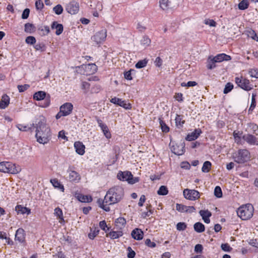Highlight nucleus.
Wrapping results in <instances>:
<instances>
[{
	"instance_id": "f257e3e1",
	"label": "nucleus",
	"mask_w": 258,
	"mask_h": 258,
	"mask_svg": "<svg viewBox=\"0 0 258 258\" xmlns=\"http://www.w3.org/2000/svg\"><path fill=\"white\" fill-rule=\"evenodd\" d=\"M124 196L123 188L119 186L110 188L106 192L103 200L98 199L97 203L98 206L106 212L110 211L109 205L119 202Z\"/></svg>"
},
{
	"instance_id": "f03ea898",
	"label": "nucleus",
	"mask_w": 258,
	"mask_h": 258,
	"mask_svg": "<svg viewBox=\"0 0 258 258\" xmlns=\"http://www.w3.org/2000/svg\"><path fill=\"white\" fill-rule=\"evenodd\" d=\"M46 119L43 116L36 119L32 126L36 128L35 137L37 141L42 144H47L50 139V129L46 124Z\"/></svg>"
},
{
	"instance_id": "7ed1b4c3",
	"label": "nucleus",
	"mask_w": 258,
	"mask_h": 258,
	"mask_svg": "<svg viewBox=\"0 0 258 258\" xmlns=\"http://www.w3.org/2000/svg\"><path fill=\"white\" fill-rule=\"evenodd\" d=\"M232 158L235 162L243 164L250 160L251 154L247 149H239L232 154Z\"/></svg>"
},
{
	"instance_id": "20e7f679",
	"label": "nucleus",
	"mask_w": 258,
	"mask_h": 258,
	"mask_svg": "<svg viewBox=\"0 0 258 258\" xmlns=\"http://www.w3.org/2000/svg\"><path fill=\"white\" fill-rule=\"evenodd\" d=\"M254 209L250 204H247L240 206L237 211V214L243 220H247L250 219L253 214Z\"/></svg>"
},
{
	"instance_id": "39448f33",
	"label": "nucleus",
	"mask_w": 258,
	"mask_h": 258,
	"mask_svg": "<svg viewBox=\"0 0 258 258\" xmlns=\"http://www.w3.org/2000/svg\"><path fill=\"white\" fill-rule=\"evenodd\" d=\"M21 170L20 167L10 162L0 163V171L11 174H17Z\"/></svg>"
},
{
	"instance_id": "423d86ee",
	"label": "nucleus",
	"mask_w": 258,
	"mask_h": 258,
	"mask_svg": "<svg viewBox=\"0 0 258 258\" xmlns=\"http://www.w3.org/2000/svg\"><path fill=\"white\" fill-rule=\"evenodd\" d=\"M117 177L118 179L122 181H127L130 184H134L139 181L138 177H134L131 172L128 171H120L118 173Z\"/></svg>"
},
{
	"instance_id": "0eeeda50",
	"label": "nucleus",
	"mask_w": 258,
	"mask_h": 258,
	"mask_svg": "<svg viewBox=\"0 0 258 258\" xmlns=\"http://www.w3.org/2000/svg\"><path fill=\"white\" fill-rule=\"evenodd\" d=\"M106 36L107 30L105 29H103L96 33L92 37V40L96 44H99L105 40Z\"/></svg>"
},
{
	"instance_id": "6e6552de",
	"label": "nucleus",
	"mask_w": 258,
	"mask_h": 258,
	"mask_svg": "<svg viewBox=\"0 0 258 258\" xmlns=\"http://www.w3.org/2000/svg\"><path fill=\"white\" fill-rule=\"evenodd\" d=\"M183 196L185 199L190 201H195L200 197L198 191L187 188L183 190Z\"/></svg>"
},
{
	"instance_id": "1a4fd4ad",
	"label": "nucleus",
	"mask_w": 258,
	"mask_h": 258,
	"mask_svg": "<svg viewBox=\"0 0 258 258\" xmlns=\"http://www.w3.org/2000/svg\"><path fill=\"white\" fill-rule=\"evenodd\" d=\"M235 82L238 86L245 90L249 91L252 88L250 85L249 81L246 79L242 77L240 78L236 77L235 78Z\"/></svg>"
},
{
	"instance_id": "9d476101",
	"label": "nucleus",
	"mask_w": 258,
	"mask_h": 258,
	"mask_svg": "<svg viewBox=\"0 0 258 258\" xmlns=\"http://www.w3.org/2000/svg\"><path fill=\"white\" fill-rule=\"evenodd\" d=\"M66 10L69 13L72 15L77 14L79 10V3L75 1H72L70 2L67 5Z\"/></svg>"
},
{
	"instance_id": "9b49d317",
	"label": "nucleus",
	"mask_w": 258,
	"mask_h": 258,
	"mask_svg": "<svg viewBox=\"0 0 258 258\" xmlns=\"http://www.w3.org/2000/svg\"><path fill=\"white\" fill-rule=\"evenodd\" d=\"M171 150L172 152L177 155H181L184 153V143H180L172 145Z\"/></svg>"
},
{
	"instance_id": "f8f14e48",
	"label": "nucleus",
	"mask_w": 258,
	"mask_h": 258,
	"mask_svg": "<svg viewBox=\"0 0 258 258\" xmlns=\"http://www.w3.org/2000/svg\"><path fill=\"white\" fill-rule=\"evenodd\" d=\"M176 209L180 212H186L188 213H193L196 210L194 206H186L179 204L176 205Z\"/></svg>"
},
{
	"instance_id": "ddd939ff",
	"label": "nucleus",
	"mask_w": 258,
	"mask_h": 258,
	"mask_svg": "<svg viewBox=\"0 0 258 258\" xmlns=\"http://www.w3.org/2000/svg\"><path fill=\"white\" fill-rule=\"evenodd\" d=\"M110 102L113 104L118 105L126 109L131 108V105L130 103H126L125 101L122 100L121 99L114 97L110 100Z\"/></svg>"
},
{
	"instance_id": "4468645a",
	"label": "nucleus",
	"mask_w": 258,
	"mask_h": 258,
	"mask_svg": "<svg viewBox=\"0 0 258 258\" xmlns=\"http://www.w3.org/2000/svg\"><path fill=\"white\" fill-rule=\"evenodd\" d=\"M73 109V105L71 103H66L60 107V110L63 113L64 116L71 114Z\"/></svg>"
},
{
	"instance_id": "2eb2a0df",
	"label": "nucleus",
	"mask_w": 258,
	"mask_h": 258,
	"mask_svg": "<svg viewBox=\"0 0 258 258\" xmlns=\"http://www.w3.org/2000/svg\"><path fill=\"white\" fill-rule=\"evenodd\" d=\"M231 59V57L225 53H221L217 55L211 59V61L213 63L215 62H222L223 60H229Z\"/></svg>"
},
{
	"instance_id": "dca6fc26",
	"label": "nucleus",
	"mask_w": 258,
	"mask_h": 258,
	"mask_svg": "<svg viewBox=\"0 0 258 258\" xmlns=\"http://www.w3.org/2000/svg\"><path fill=\"white\" fill-rule=\"evenodd\" d=\"M15 240L18 241L20 243L24 242L25 240V231L22 228H19L15 234Z\"/></svg>"
},
{
	"instance_id": "f3484780",
	"label": "nucleus",
	"mask_w": 258,
	"mask_h": 258,
	"mask_svg": "<svg viewBox=\"0 0 258 258\" xmlns=\"http://www.w3.org/2000/svg\"><path fill=\"white\" fill-rule=\"evenodd\" d=\"M68 172L69 173V178L71 181L78 182L80 180V175L76 171L69 169Z\"/></svg>"
},
{
	"instance_id": "a211bd4d",
	"label": "nucleus",
	"mask_w": 258,
	"mask_h": 258,
	"mask_svg": "<svg viewBox=\"0 0 258 258\" xmlns=\"http://www.w3.org/2000/svg\"><path fill=\"white\" fill-rule=\"evenodd\" d=\"M242 139L250 145L258 144V143H257L256 138L251 134H247L244 135L242 136Z\"/></svg>"
},
{
	"instance_id": "6ab92c4d",
	"label": "nucleus",
	"mask_w": 258,
	"mask_h": 258,
	"mask_svg": "<svg viewBox=\"0 0 258 258\" xmlns=\"http://www.w3.org/2000/svg\"><path fill=\"white\" fill-rule=\"evenodd\" d=\"M97 123H98L99 126L100 127L101 130L103 132L104 136L107 138L109 139L111 138V134L109 132L108 127L107 125L103 123L102 121L99 119L97 120Z\"/></svg>"
},
{
	"instance_id": "aec40b11",
	"label": "nucleus",
	"mask_w": 258,
	"mask_h": 258,
	"mask_svg": "<svg viewBox=\"0 0 258 258\" xmlns=\"http://www.w3.org/2000/svg\"><path fill=\"white\" fill-rule=\"evenodd\" d=\"M201 133H202V131L201 129H200V128L195 129L194 132L191 133L190 134H188L186 136L185 139L187 141H189L195 140L199 137V136L201 135Z\"/></svg>"
},
{
	"instance_id": "412c9836",
	"label": "nucleus",
	"mask_w": 258,
	"mask_h": 258,
	"mask_svg": "<svg viewBox=\"0 0 258 258\" xmlns=\"http://www.w3.org/2000/svg\"><path fill=\"white\" fill-rule=\"evenodd\" d=\"M131 235L135 239L140 240L143 239L144 233L141 229L136 228L132 231Z\"/></svg>"
},
{
	"instance_id": "4be33fe9",
	"label": "nucleus",
	"mask_w": 258,
	"mask_h": 258,
	"mask_svg": "<svg viewBox=\"0 0 258 258\" xmlns=\"http://www.w3.org/2000/svg\"><path fill=\"white\" fill-rule=\"evenodd\" d=\"M74 147L76 149V152L79 155H83L84 154L85 147L82 143L76 142L74 144Z\"/></svg>"
},
{
	"instance_id": "5701e85b",
	"label": "nucleus",
	"mask_w": 258,
	"mask_h": 258,
	"mask_svg": "<svg viewBox=\"0 0 258 258\" xmlns=\"http://www.w3.org/2000/svg\"><path fill=\"white\" fill-rule=\"evenodd\" d=\"M204 222L206 223H209L210 220L209 217L211 216V213L208 210H201L199 212Z\"/></svg>"
},
{
	"instance_id": "b1692460",
	"label": "nucleus",
	"mask_w": 258,
	"mask_h": 258,
	"mask_svg": "<svg viewBox=\"0 0 258 258\" xmlns=\"http://www.w3.org/2000/svg\"><path fill=\"white\" fill-rule=\"evenodd\" d=\"M54 214L57 217L59 222L61 224H64L65 221L63 217L62 211L59 207L56 208L54 211Z\"/></svg>"
},
{
	"instance_id": "393cba45",
	"label": "nucleus",
	"mask_w": 258,
	"mask_h": 258,
	"mask_svg": "<svg viewBox=\"0 0 258 258\" xmlns=\"http://www.w3.org/2000/svg\"><path fill=\"white\" fill-rule=\"evenodd\" d=\"M76 198L77 199L81 202L84 203H90L92 201V197L90 196L84 195L81 194H76Z\"/></svg>"
},
{
	"instance_id": "a878e982",
	"label": "nucleus",
	"mask_w": 258,
	"mask_h": 258,
	"mask_svg": "<svg viewBox=\"0 0 258 258\" xmlns=\"http://www.w3.org/2000/svg\"><path fill=\"white\" fill-rule=\"evenodd\" d=\"M10 103V98L7 95H3L2 100L0 101V108L5 109Z\"/></svg>"
},
{
	"instance_id": "bb28decb",
	"label": "nucleus",
	"mask_w": 258,
	"mask_h": 258,
	"mask_svg": "<svg viewBox=\"0 0 258 258\" xmlns=\"http://www.w3.org/2000/svg\"><path fill=\"white\" fill-rule=\"evenodd\" d=\"M15 210L18 213V214H27L28 215L31 212L30 209L24 207L21 205H17L15 207Z\"/></svg>"
},
{
	"instance_id": "cd10ccee",
	"label": "nucleus",
	"mask_w": 258,
	"mask_h": 258,
	"mask_svg": "<svg viewBox=\"0 0 258 258\" xmlns=\"http://www.w3.org/2000/svg\"><path fill=\"white\" fill-rule=\"evenodd\" d=\"M51 28L52 29H55V34L57 35H60L63 31V26L60 24H58L57 22H53L51 25Z\"/></svg>"
},
{
	"instance_id": "c85d7f7f",
	"label": "nucleus",
	"mask_w": 258,
	"mask_h": 258,
	"mask_svg": "<svg viewBox=\"0 0 258 258\" xmlns=\"http://www.w3.org/2000/svg\"><path fill=\"white\" fill-rule=\"evenodd\" d=\"M159 4L160 8L164 11H168L170 9V2L169 0H160Z\"/></svg>"
},
{
	"instance_id": "c756f323",
	"label": "nucleus",
	"mask_w": 258,
	"mask_h": 258,
	"mask_svg": "<svg viewBox=\"0 0 258 258\" xmlns=\"http://www.w3.org/2000/svg\"><path fill=\"white\" fill-rule=\"evenodd\" d=\"M246 130L255 135H258V126L254 123H249Z\"/></svg>"
},
{
	"instance_id": "7c9ffc66",
	"label": "nucleus",
	"mask_w": 258,
	"mask_h": 258,
	"mask_svg": "<svg viewBox=\"0 0 258 258\" xmlns=\"http://www.w3.org/2000/svg\"><path fill=\"white\" fill-rule=\"evenodd\" d=\"M46 96V93L44 91H39L33 95V99L39 101L43 100Z\"/></svg>"
},
{
	"instance_id": "2f4dec72",
	"label": "nucleus",
	"mask_w": 258,
	"mask_h": 258,
	"mask_svg": "<svg viewBox=\"0 0 258 258\" xmlns=\"http://www.w3.org/2000/svg\"><path fill=\"white\" fill-rule=\"evenodd\" d=\"M50 182L52 183L53 186L55 187L60 189L62 191L64 190V187L63 185L60 184V182L56 178L52 179L50 180Z\"/></svg>"
},
{
	"instance_id": "473e14b6",
	"label": "nucleus",
	"mask_w": 258,
	"mask_h": 258,
	"mask_svg": "<svg viewBox=\"0 0 258 258\" xmlns=\"http://www.w3.org/2000/svg\"><path fill=\"white\" fill-rule=\"evenodd\" d=\"M195 230L198 232L201 233L205 231V226L200 222H197L194 226Z\"/></svg>"
},
{
	"instance_id": "72a5a7b5",
	"label": "nucleus",
	"mask_w": 258,
	"mask_h": 258,
	"mask_svg": "<svg viewBox=\"0 0 258 258\" xmlns=\"http://www.w3.org/2000/svg\"><path fill=\"white\" fill-rule=\"evenodd\" d=\"M115 225L121 229L122 227L124 226L126 223V220L124 218L119 217L115 220Z\"/></svg>"
},
{
	"instance_id": "f704fd0d",
	"label": "nucleus",
	"mask_w": 258,
	"mask_h": 258,
	"mask_svg": "<svg viewBox=\"0 0 258 258\" xmlns=\"http://www.w3.org/2000/svg\"><path fill=\"white\" fill-rule=\"evenodd\" d=\"M211 163L210 161H206L204 163L202 170L203 172L207 173L209 172L211 168Z\"/></svg>"
},
{
	"instance_id": "c9c22d12",
	"label": "nucleus",
	"mask_w": 258,
	"mask_h": 258,
	"mask_svg": "<svg viewBox=\"0 0 258 258\" xmlns=\"http://www.w3.org/2000/svg\"><path fill=\"white\" fill-rule=\"evenodd\" d=\"M249 6L248 0H242L238 4V9L240 10L246 9Z\"/></svg>"
},
{
	"instance_id": "e433bc0d",
	"label": "nucleus",
	"mask_w": 258,
	"mask_h": 258,
	"mask_svg": "<svg viewBox=\"0 0 258 258\" xmlns=\"http://www.w3.org/2000/svg\"><path fill=\"white\" fill-rule=\"evenodd\" d=\"M152 214V210L151 209V206L149 205L146 208V211L142 212V216L143 218H145L147 217H149Z\"/></svg>"
},
{
	"instance_id": "4c0bfd02",
	"label": "nucleus",
	"mask_w": 258,
	"mask_h": 258,
	"mask_svg": "<svg viewBox=\"0 0 258 258\" xmlns=\"http://www.w3.org/2000/svg\"><path fill=\"white\" fill-rule=\"evenodd\" d=\"M24 29L26 32L31 33L34 31L35 27L33 24L28 23L25 24Z\"/></svg>"
},
{
	"instance_id": "58836bf2",
	"label": "nucleus",
	"mask_w": 258,
	"mask_h": 258,
	"mask_svg": "<svg viewBox=\"0 0 258 258\" xmlns=\"http://www.w3.org/2000/svg\"><path fill=\"white\" fill-rule=\"evenodd\" d=\"M108 236L112 239H116L122 236V232L121 231H112L109 233Z\"/></svg>"
},
{
	"instance_id": "ea45409f",
	"label": "nucleus",
	"mask_w": 258,
	"mask_h": 258,
	"mask_svg": "<svg viewBox=\"0 0 258 258\" xmlns=\"http://www.w3.org/2000/svg\"><path fill=\"white\" fill-rule=\"evenodd\" d=\"M168 190L166 186L162 185L160 187L159 190L157 191V194L159 195L165 196L167 195Z\"/></svg>"
},
{
	"instance_id": "a19ab883",
	"label": "nucleus",
	"mask_w": 258,
	"mask_h": 258,
	"mask_svg": "<svg viewBox=\"0 0 258 258\" xmlns=\"http://www.w3.org/2000/svg\"><path fill=\"white\" fill-rule=\"evenodd\" d=\"M148 62V60L146 59L141 60L139 61L135 65V67L137 69H141L146 66Z\"/></svg>"
},
{
	"instance_id": "79ce46f5",
	"label": "nucleus",
	"mask_w": 258,
	"mask_h": 258,
	"mask_svg": "<svg viewBox=\"0 0 258 258\" xmlns=\"http://www.w3.org/2000/svg\"><path fill=\"white\" fill-rule=\"evenodd\" d=\"M248 74L251 77L258 79V69L256 68L250 69L248 71Z\"/></svg>"
},
{
	"instance_id": "37998d69",
	"label": "nucleus",
	"mask_w": 258,
	"mask_h": 258,
	"mask_svg": "<svg viewBox=\"0 0 258 258\" xmlns=\"http://www.w3.org/2000/svg\"><path fill=\"white\" fill-rule=\"evenodd\" d=\"M159 119V123L162 132L167 133L169 131V127L166 124V123L160 118Z\"/></svg>"
},
{
	"instance_id": "c03bdc74",
	"label": "nucleus",
	"mask_w": 258,
	"mask_h": 258,
	"mask_svg": "<svg viewBox=\"0 0 258 258\" xmlns=\"http://www.w3.org/2000/svg\"><path fill=\"white\" fill-rule=\"evenodd\" d=\"M53 10L56 15H60L63 12V8L60 5H57L55 6Z\"/></svg>"
},
{
	"instance_id": "a18cd8bd",
	"label": "nucleus",
	"mask_w": 258,
	"mask_h": 258,
	"mask_svg": "<svg viewBox=\"0 0 258 258\" xmlns=\"http://www.w3.org/2000/svg\"><path fill=\"white\" fill-rule=\"evenodd\" d=\"M151 43V40L147 36H144L141 40V44L145 47L148 46Z\"/></svg>"
},
{
	"instance_id": "49530a36",
	"label": "nucleus",
	"mask_w": 258,
	"mask_h": 258,
	"mask_svg": "<svg viewBox=\"0 0 258 258\" xmlns=\"http://www.w3.org/2000/svg\"><path fill=\"white\" fill-rule=\"evenodd\" d=\"M214 195L218 198L222 197V192L220 186H217L215 188Z\"/></svg>"
},
{
	"instance_id": "de8ad7c7",
	"label": "nucleus",
	"mask_w": 258,
	"mask_h": 258,
	"mask_svg": "<svg viewBox=\"0 0 258 258\" xmlns=\"http://www.w3.org/2000/svg\"><path fill=\"white\" fill-rule=\"evenodd\" d=\"M90 85L87 82H83L82 83L81 88L84 90L85 93H87L89 91Z\"/></svg>"
},
{
	"instance_id": "09e8293b",
	"label": "nucleus",
	"mask_w": 258,
	"mask_h": 258,
	"mask_svg": "<svg viewBox=\"0 0 258 258\" xmlns=\"http://www.w3.org/2000/svg\"><path fill=\"white\" fill-rule=\"evenodd\" d=\"M175 120L177 126H181L184 123V120H182V117L180 115H177Z\"/></svg>"
},
{
	"instance_id": "8fccbe9b",
	"label": "nucleus",
	"mask_w": 258,
	"mask_h": 258,
	"mask_svg": "<svg viewBox=\"0 0 258 258\" xmlns=\"http://www.w3.org/2000/svg\"><path fill=\"white\" fill-rule=\"evenodd\" d=\"M204 23L211 27H216L217 25L216 22L214 20L210 19H205L204 20Z\"/></svg>"
},
{
	"instance_id": "3c124183",
	"label": "nucleus",
	"mask_w": 258,
	"mask_h": 258,
	"mask_svg": "<svg viewBox=\"0 0 258 258\" xmlns=\"http://www.w3.org/2000/svg\"><path fill=\"white\" fill-rule=\"evenodd\" d=\"M186 227V224L184 222H179L176 225V228L179 231L184 230Z\"/></svg>"
},
{
	"instance_id": "603ef678",
	"label": "nucleus",
	"mask_w": 258,
	"mask_h": 258,
	"mask_svg": "<svg viewBox=\"0 0 258 258\" xmlns=\"http://www.w3.org/2000/svg\"><path fill=\"white\" fill-rule=\"evenodd\" d=\"M233 88V85L232 84H231L230 83H227L226 85H225V88L223 91L224 93L227 94L228 93L231 91Z\"/></svg>"
},
{
	"instance_id": "864d4df0",
	"label": "nucleus",
	"mask_w": 258,
	"mask_h": 258,
	"mask_svg": "<svg viewBox=\"0 0 258 258\" xmlns=\"http://www.w3.org/2000/svg\"><path fill=\"white\" fill-rule=\"evenodd\" d=\"M135 72L134 70L131 69L128 71L124 73V76L125 79L128 80H132L133 78L132 77V72Z\"/></svg>"
},
{
	"instance_id": "5fc2aeb1",
	"label": "nucleus",
	"mask_w": 258,
	"mask_h": 258,
	"mask_svg": "<svg viewBox=\"0 0 258 258\" xmlns=\"http://www.w3.org/2000/svg\"><path fill=\"white\" fill-rule=\"evenodd\" d=\"M221 247L223 251L227 252L230 251L232 249L228 243L222 244Z\"/></svg>"
},
{
	"instance_id": "6e6d98bb",
	"label": "nucleus",
	"mask_w": 258,
	"mask_h": 258,
	"mask_svg": "<svg viewBox=\"0 0 258 258\" xmlns=\"http://www.w3.org/2000/svg\"><path fill=\"white\" fill-rule=\"evenodd\" d=\"M27 44H33L36 42L35 38L33 36H28L25 40Z\"/></svg>"
},
{
	"instance_id": "4d7b16f0",
	"label": "nucleus",
	"mask_w": 258,
	"mask_h": 258,
	"mask_svg": "<svg viewBox=\"0 0 258 258\" xmlns=\"http://www.w3.org/2000/svg\"><path fill=\"white\" fill-rule=\"evenodd\" d=\"M256 96V94L253 93L252 95V99H251V103L250 106V108L249 109V110H253V108L255 107L256 105V102L255 100V97Z\"/></svg>"
},
{
	"instance_id": "13d9d810",
	"label": "nucleus",
	"mask_w": 258,
	"mask_h": 258,
	"mask_svg": "<svg viewBox=\"0 0 258 258\" xmlns=\"http://www.w3.org/2000/svg\"><path fill=\"white\" fill-rule=\"evenodd\" d=\"M248 36L250 37L252 39L258 42V35H257V34L253 30H251L249 32Z\"/></svg>"
},
{
	"instance_id": "bf43d9fd",
	"label": "nucleus",
	"mask_w": 258,
	"mask_h": 258,
	"mask_svg": "<svg viewBox=\"0 0 258 258\" xmlns=\"http://www.w3.org/2000/svg\"><path fill=\"white\" fill-rule=\"evenodd\" d=\"M44 5L41 0H36L35 2V7L37 10H41L43 8Z\"/></svg>"
},
{
	"instance_id": "052dcab7",
	"label": "nucleus",
	"mask_w": 258,
	"mask_h": 258,
	"mask_svg": "<svg viewBox=\"0 0 258 258\" xmlns=\"http://www.w3.org/2000/svg\"><path fill=\"white\" fill-rule=\"evenodd\" d=\"M17 127L21 131H27L29 130H31V127H28L26 125H23L22 124L17 125Z\"/></svg>"
},
{
	"instance_id": "680f3d73",
	"label": "nucleus",
	"mask_w": 258,
	"mask_h": 258,
	"mask_svg": "<svg viewBox=\"0 0 258 258\" xmlns=\"http://www.w3.org/2000/svg\"><path fill=\"white\" fill-rule=\"evenodd\" d=\"M127 251H128V253H127L128 258H134L136 254L134 250H133L131 248V247H128L127 248Z\"/></svg>"
},
{
	"instance_id": "e2e57ef3",
	"label": "nucleus",
	"mask_w": 258,
	"mask_h": 258,
	"mask_svg": "<svg viewBox=\"0 0 258 258\" xmlns=\"http://www.w3.org/2000/svg\"><path fill=\"white\" fill-rule=\"evenodd\" d=\"M99 230L95 229L93 232H91L88 234V237L90 239H93L98 234Z\"/></svg>"
},
{
	"instance_id": "0e129e2a",
	"label": "nucleus",
	"mask_w": 258,
	"mask_h": 258,
	"mask_svg": "<svg viewBox=\"0 0 258 258\" xmlns=\"http://www.w3.org/2000/svg\"><path fill=\"white\" fill-rule=\"evenodd\" d=\"M30 13V10L29 9H25L22 15V18L23 19H26L29 17Z\"/></svg>"
},
{
	"instance_id": "69168bd1",
	"label": "nucleus",
	"mask_w": 258,
	"mask_h": 258,
	"mask_svg": "<svg viewBox=\"0 0 258 258\" xmlns=\"http://www.w3.org/2000/svg\"><path fill=\"white\" fill-rule=\"evenodd\" d=\"M99 226L102 230L106 232L109 229L108 228L106 229L107 228V225L105 221H100L99 222Z\"/></svg>"
},
{
	"instance_id": "338daca9",
	"label": "nucleus",
	"mask_w": 258,
	"mask_h": 258,
	"mask_svg": "<svg viewBox=\"0 0 258 258\" xmlns=\"http://www.w3.org/2000/svg\"><path fill=\"white\" fill-rule=\"evenodd\" d=\"M145 244L150 247H155L156 246V243L154 242H152L150 239H147L145 240Z\"/></svg>"
},
{
	"instance_id": "774afa93",
	"label": "nucleus",
	"mask_w": 258,
	"mask_h": 258,
	"mask_svg": "<svg viewBox=\"0 0 258 258\" xmlns=\"http://www.w3.org/2000/svg\"><path fill=\"white\" fill-rule=\"evenodd\" d=\"M29 87V85L25 84L24 85H18V88L20 92H24Z\"/></svg>"
}]
</instances>
